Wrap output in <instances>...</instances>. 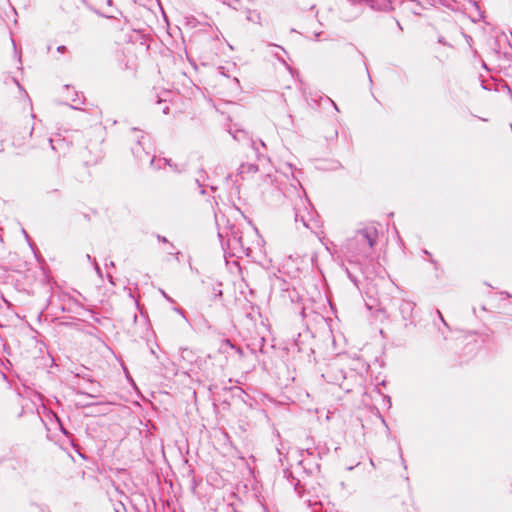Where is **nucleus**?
<instances>
[{
    "label": "nucleus",
    "mask_w": 512,
    "mask_h": 512,
    "mask_svg": "<svg viewBox=\"0 0 512 512\" xmlns=\"http://www.w3.org/2000/svg\"><path fill=\"white\" fill-rule=\"evenodd\" d=\"M106 266H114V263L111 261L110 263H106Z\"/></svg>",
    "instance_id": "33"
},
{
    "label": "nucleus",
    "mask_w": 512,
    "mask_h": 512,
    "mask_svg": "<svg viewBox=\"0 0 512 512\" xmlns=\"http://www.w3.org/2000/svg\"><path fill=\"white\" fill-rule=\"evenodd\" d=\"M82 104L81 98L76 94V98L72 100L71 107L73 109H79V105Z\"/></svg>",
    "instance_id": "16"
},
{
    "label": "nucleus",
    "mask_w": 512,
    "mask_h": 512,
    "mask_svg": "<svg viewBox=\"0 0 512 512\" xmlns=\"http://www.w3.org/2000/svg\"><path fill=\"white\" fill-rule=\"evenodd\" d=\"M233 138L238 142H244L249 148H251L255 155L258 156V147L256 146V142L250 138L246 131L244 130H235L231 132Z\"/></svg>",
    "instance_id": "6"
},
{
    "label": "nucleus",
    "mask_w": 512,
    "mask_h": 512,
    "mask_svg": "<svg viewBox=\"0 0 512 512\" xmlns=\"http://www.w3.org/2000/svg\"><path fill=\"white\" fill-rule=\"evenodd\" d=\"M222 295V291L219 290V292L216 294V296H221Z\"/></svg>",
    "instance_id": "35"
},
{
    "label": "nucleus",
    "mask_w": 512,
    "mask_h": 512,
    "mask_svg": "<svg viewBox=\"0 0 512 512\" xmlns=\"http://www.w3.org/2000/svg\"><path fill=\"white\" fill-rule=\"evenodd\" d=\"M157 239H158L160 242H162V243H169V242H168V240H167V238H166V237H164V236L158 235V236H157Z\"/></svg>",
    "instance_id": "21"
},
{
    "label": "nucleus",
    "mask_w": 512,
    "mask_h": 512,
    "mask_svg": "<svg viewBox=\"0 0 512 512\" xmlns=\"http://www.w3.org/2000/svg\"><path fill=\"white\" fill-rule=\"evenodd\" d=\"M106 266H114V263L111 261L110 263H106Z\"/></svg>",
    "instance_id": "32"
},
{
    "label": "nucleus",
    "mask_w": 512,
    "mask_h": 512,
    "mask_svg": "<svg viewBox=\"0 0 512 512\" xmlns=\"http://www.w3.org/2000/svg\"><path fill=\"white\" fill-rule=\"evenodd\" d=\"M169 245H170L169 250H170V251H174V250H175L174 245H173L172 243H170Z\"/></svg>",
    "instance_id": "29"
},
{
    "label": "nucleus",
    "mask_w": 512,
    "mask_h": 512,
    "mask_svg": "<svg viewBox=\"0 0 512 512\" xmlns=\"http://www.w3.org/2000/svg\"><path fill=\"white\" fill-rule=\"evenodd\" d=\"M44 142H47L51 146V149L54 150L55 152L63 153V154H65V152L69 146L68 143L60 137H57L55 139H52V138L46 139L45 138Z\"/></svg>",
    "instance_id": "9"
},
{
    "label": "nucleus",
    "mask_w": 512,
    "mask_h": 512,
    "mask_svg": "<svg viewBox=\"0 0 512 512\" xmlns=\"http://www.w3.org/2000/svg\"><path fill=\"white\" fill-rule=\"evenodd\" d=\"M328 101H329L330 103H334V102H333V100H332L331 98H328Z\"/></svg>",
    "instance_id": "36"
},
{
    "label": "nucleus",
    "mask_w": 512,
    "mask_h": 512,
    "mask_svg": "<svg viewBox=\"0 0 512 512\" xmlns=\"http://www.w3.org/2000/svg\"><path fill=\"white\" fill-rule=\"evenodd\" d=\"M284 477L289 481V483L293 486L294 490L301 495L302 494V487L300 486V481L297 480L292 472L289 469L283 470Z\"/></svg>",
    "instance_id": "11"
},
{
    "label": "nucleus",
    "mask_w": 512,
    "mask_h": 512,
    "mask_svg": "<svg viewBox=\"0 0 512 512\" xmlns=\"http://www.w3.org/2000/svg\"><path fill=\"white\" fill-rule=\"evenodd\" d=\"M57 50H58L59 52H64V51L66 50V47H65V46H59V47L57 48Z\"/></svg>",
    "instance_id": "23"
},
{
    "label": "nucleus",
    "mask_w": 512,
    "mask_h": 512,
    "mask_svg": "<svg viewBox=\"0 0 512 512\" xmlns=\"http://www.w3.org/2000/svg\"><path fill=\"white\" fill-rule=\"evenodd\" d=\"M224 4L237 9V5L239 4V0H223Z\"/></svg>",
    "instance_id": "17"
},
{
    "label": "nucleus",
    "mask_w": 512,
    "mask_h": 512,
    "mask_svg": "<svg viewBox=\"0 0 512 512\" xmlns=\"http://www.w3.org/2000/svg\"><path fill=\"white\" fill-rule=\"evenodd\" d=\"M328 101H329L330 103H334V102H333V100H332L331 98H328Z\"/></svg>",
    "instance_id": "37"
},
{
    "label": "nucleus",
    "mask_w": 512,
    "mask_h": 512,
    "mask_svg": "<svg viewBox=\"0 0 512 512\" xmlns=\"http://www.w3.org/2000/svg\"><path fill=\"white\" fill-rule=\"evenodd\" d=\"M33 134V127H26L23 132H17L13 136L14 145L21 147L25 144L26 138L31 137Z\"/></svg>",
    "instance_id": "10"
},
{
    "label": "nucleus",
    "mask_w": 512,
    "mask_h": 512,
    "mask_svg": "<svg viewBox=\"0 0 512 512\" xmlns=\"http://www.w3.org/2000/svg\"><path fill=\"white\" fill-rule=\"evenodd\" d=\"M169 254L175 255L176 260L180 261L179 256H180L181 253L179 251H176V252L175 251H169Z\"/></svg>",
    "instance_id": "20"
},
{
    "label": "nucleus",
    "mask_w": 512,
    "mask_h": 512,
    "mask_svg": "<svg viewBox=\"0 0 512 512\" xmlns=\"http://www.w3.org/2000/svg\"><path fill=\"white\" fill-rule=\"evenodd\" d=\"M438 41H439V43H441V44H443V45H445V44H446V42L444 41V38H443V37H439Z\"/></svg>",
    "instance_id": "25"
},
{
    "label": "nucleus",
    "mask_w": 512,
    "mask_h": 512,
    "mask_svg": "<svg viewBox=\"0 0 512 512\" xmlns=\"http://www.w3.org/2000/svg\"><path fill=\"white\" fill-rule=\"evenodd\" d=\"M258 172V165L254 163H242L238 168L237 175L241 179H246L249 176H253Z\"/></svg>",
    "instance_id": "8"
},
{
    "label": "nucleus",
    "mask_w": 512,
    "mask_h": 512,
    "mask_svg": "<svg viewBox=\"0 0 512 512\" xmlns=\"http://www.w3.org/2000/svg\"><path fill=\"white\" fill-rule=\"evenodd\" d=\"M149 139L146 135L142 134L140 137H137V141L135 146H133L132 153L139 161L147 160L150 156V151L147 150V143Z\"/></svg>",
    "instance_id": "5"
},
{
    "label": "nucleus",
    "mask_w": 512,
    "mask_h": 512,
    "mask_svg": "<svg viewBox=\"0 0 512 512\" xmlns=\"http://www.w3.org/2000/svg\"><path fill=\"white\" fill-rule=\"evenodd\" d=\"M323 376L326 377L330 383L338 385L341 389L347 392L351 391V387L346 384L348 375L338 365L331 364Z\"/></svg>",
    "instance_id": "4"
},
{
    "label": "nucleus",
    "mask_w": 512,
    "mask_h": 512,
    "mask_svg": "<svg viewBox=\"0 0 512 512\" xmlns=\"http://www.w3.org/2000/svg\"><path fill=\"white\" fill-rule=\"evenodd\" d=\"M293 211L296 224L300 222L304 228H311L310 222L314 218V212L307 197L297 195L294 200Z\"/></svg>",
    "instance_id": "2"
},
{
    "label": "nucleus",
    "mask_w": 512,
    "mask_h": 512,
    "mask_svg": "<svg viewBox=\"0 0 512 512\" xmlns=\"http://www.w3.org/2000/svg\"><path fill=\"white\" fill-rule=\"evenodd\" d=\"M225 245L229 253L233 256L240 257L241 255H249L250 248L244 243L243 237L238 229L231 228L230 233L227 234L226 243L222 244L224 249Z\"/></svg>",
    "instance_id": "3"
},
{
    "label": "nucleus",
    "mask_w": 512,
    "mask_h": 512,
    "mask_svg": "<svg viewBox=\"0 0 512 512\" xmlns=\"http://www.w3.org/2000/svg\"><path fill=\"white\" fill-rule=\"evenodd\" d=\"M226 347H228V348H230V349L235 350V351H236V353H237L240 357H243L244 352H243L242 348H240V347H236L235 345H233L229 339H225V340L222 342L221 350H222L223 352H226Z\"/></svg>",
    "instance_id": "13"
},
{
    "label": "nucleus",
    "mask_w": 512,
    "mask_h": 512,
    "mask_svg": "<svg viewBox=\"0 0 512 512\" xmlns=\"http://www.w3.org/2000/svg\"><path fill=\"white\" fill-rule=\"evenodd\" d=\"M99 393H100V391H99V389H97V387H96V386H95V387H93L92 392H90V393L81 392V391H79V392H78V394L87 395V396H89V397H91V398H96V397H98Z\"/></svg>",
    "instance_id": "15"
},
{
    "label": "nucleus",
    "mask_w": 512,
    "mask_h": 512,
    "mask_svg": "<svg viewBox=\"0 0 512 512\" xmlns=\"http://www.w3.org/2000/svg\"><path fill=\"white\" fill-rule=\"evenodd\" d=\"M168 110H169V108H168V107H165V108L163 109V113L167 114V113H168Z\"/></svg>",
    "instance_id": "31"
},
{
    "label": "nucleus",
    "mask_w": 512,
    "mask_h": 512,
    "mask_svg": "<svg viewBox=\"0 0 512 512\" xmlns=\"http://www.w3.org/2000/svg\"><path fill=\"white\" fill-rule=\"evenodd\" d=\"M166 165V164H169V161L167 159H160L158 162H162Z\"/></svg>",
    "instance_id": "26"
},
{
    "label": "nucleus",
    "mask_w": 512,
    "mask_h": 512,
    "mask_svg": "<svg viewBox=\"0 0 512 512\" xmlns=\"http://www.w3.org/2000/svg\"><path fill=\"white\" fill-rule=\"evenodd\" d=\"M149 161H150V164H151V165H154V163H155V157L153 156Z\"/></svg>",
    "instance_id": "28"
},
{
    "label": "nucleus",
    "mask_w": 512,
    "mask_h": 512,
    "mask_svg": "<svg viewBox=\"0 0 512 512\" xmlns=\"http://www.w3.org/2000/svg\"><path fill=\"white\" fill-rule=\"evenodd\" d=\"M378 237V231L374 226H366L359 229L347 239L344 245V254L351 265H356L362 273L370 262L373 247Z\"/></svg>",
    "instance_id": "1"
},
{
    "label": "nucleus",
    "mask_w": 512,
    "mask_h": 512,
    "mask_svg": "<svg viewBox=\"0 0 512 512\" xmlns=\"http://www.w3.org/2000/svg\"><path fill=\"white\" fill-rule=\"evenodd\" d=\"M162 294H163V296H164L167 300H169V301H171V302L173 301V300H172V299H171V298H170V297H169V296H168L164 291H162Z\"/></svg>",
    "instance_id": "24"
},
{
    "label": "nucleus",
    "mask_w": 512,
    "mask_h": 512,
    "mask_svg": "<svg viewBox=\"0 0 512 512\" xmlns=\"http://www.w3.org/2000/svg\"><path fill=\"white\" fill-rule=\"evenodd\" d=\"M95 270H96L97 274L101 276V269L96 261H95Z\"/></svg>",
    "instance_id": "22"
},
{
    "label": "nucleus",
    "mask_w": 512,
    "mask_h": 512,
    "mask_svg": "<svg viewBox=\"0 0 512 512\" xmlns=\"http://www.w3.org/2000/svg\"><path fill=\"white\" fill-rule=\"evenodd\" d=\"M346 273H347V275H348L349 279H350L353 283H355V284H356V283H357V278H356V276H354V275L350 272L349 268H346Z\"/></svg>",
    "instance_id": "18"
},
{
    "label": "nucleus",
    "mask_w": 512,
    "mask_h": 512,
    "mask_svg": "<svg viewBox=\"0 0 512 512\" xmlns=\"http://www.w3.org/2000/svg\"><path fill=\"white\" fill-rule=\"evenodd\" d=\"M247 20L256 24H261V14L256 10H247Z\"/></svg>",
    "instance_id": "14"
},
{
    "label": "nucleus",
    "mask_w": 512,
    "mask_h": 512,
    "mask_svg": "<svg viewBox=\"0 0 512 512\" xmlns=\"http://www.w3.org/2000/svg\"><path fill=\"white\" fill-rule=\"evenodd\" d=\"M106 2H107L108 5L112 4V0H106Z\"/></svg>",
    "instance_id": "34"
},
{
    "label": "nucleus",
    "mask_w": 512,
    "mask_h": 512,
    "mask_svg": "<svg viewBox=\"0 0 512 512\" xmlns=\"http://www.w3.org/2000/svg\"><path fill=\"white\" fill-rule=\"evenodd\" d=\"M175 310L177 311V313L183 315V310L181 308H176Z\"/></svg>",
    "instance_id": "27"
},
{
    "label": "nucleus",
    "mask_w": 512,
    "mask_h": 512,
    "mask_svg": "<svg viewBox=\"0 0 512 512\" xmlns=\"http://www.w3.org/2000/svg\"><path fill=\"white\" fill-rule=\"evenodd\" d=\"M352 3H367L372 9H382L388 7V3L386 0H380V2L375 0H349Z\"/></svg>",
    "instance_id": "12"
},
{
    "label": "nucleus",
    "mask_w": 512,
    "mask_h": 512,
    "mask_svg": "<svg viewBox=\"0 0 512 512\" xmlns=\"http://www.w3.org/2000/svg\"><path fill=\"white\" fill-rule=\"evenodd\" d=\"M13 81L16 83V85H17L19 88H21V86H20L19 82L17 81V79L13 78Z\"/></svg>",
    "instance_id": "30"
},
{
    "label": "nucleus",
    "mask_w": 512,
    "mask_h": 512,
    "mask_svg": "<svg viewBox=\"0 0 512 512\" xmlns=\"http://www.w3.org/2000/svg\"><path fill=\"white\" fill-rule=\"evenodd\" d=\"M54 416H55V418L57 419V421H58V423H59V425H60V429H61V431H62L65 435H68V434H69V432H68V431L63 427V425H62V423H61V421H60L59 417H58L57 415H54Z\"/></svg>",
    "instance_id": "19"
},
{
    "label": "nucleus",
    "mask_w": 512,
    "mask_h": 512,
    "mask_svg": "<svg viewBox=\"0 0 512 512\" xmlns=\"http://www.w3.org/2000/svg\"><path fill=\"white\" fill-rule=\"evenodd\" d=\"M415 304L412 301L401 300L399 305V311L402 316L404 325L407 326V322L413 317Z\"/></svg>",
    "instance_id": "7"
},
{
    "label": "nucleus",
    "mask_w": 512,
    "mask_h": 512,
    "mask_svg": "<svg viewBox=\"0 0 512 512\" xmlns=\"http://www.w3.org/2000/svg\"><path fill=\"white\" fill-rule=\"evenodd\" d=\"M328 101H329L330 103H334V102H333V100H332L331 98H328Z\"/></svg>",
    "instance_id": "38"
}]
</instances>
